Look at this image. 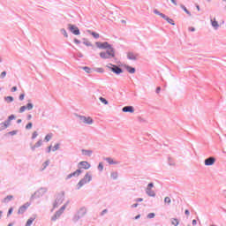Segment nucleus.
I'll return each mask as SVG.
<instances>
[{"mask_svg": "<svg viewBox=\"0 0 226 226\" xmlns=\"http://www.w3.org/2000/svg\"><path fill=\"white\" fill-rule=\"evenodd\" d=\"M26 110H27L26 106H21L19 109V113L22 114V112H26Z\"/></svg>", "mask_w": 226, "mask_h": 226, "instance_id": "a18cd8bd", "label": "nucleus"}, {"mask_svg": "<svg viewBox=\"0 0 226 226\" xmlns=\"http://www.w3.org/2000/svg\"><path fill=\"white\" fill-rule=\"evenodd\" d=\"M11 91V93H15L17 91V87H12Z\"/></svg>", "mask_w": 226, "mask_h": 226, "instance_id": "338daca9", "label": "nucleus"}, {"mask_svg": "<svg viewBox=\"0 0 226 226\" xmlns=\"http://www.w3.org/2000/svg\"><path fill=\"white\" fill-rule=\"evenodd\" d=\"M164 202H165V204H170V202H171L170 197H166V198L164 199Z\"/></svg>", "mask_w": 226, "mask_h": 226, "instance_id": "8fccbe9b", "label": "nucleus"}, {"mask_svg": "<svg viewBox=\"0 0 226 226\" xmlns=\"http://www.w3.org/2000/svg\"><path fill=\"white\" fill-rule=\"evenodd\" d=\"M61 206V203H58L57 201L55 200L53 203V208L51 209V212L54 211V209H56V207H59Z\"/></svg>", "mask_w": 226, "mask_h": 226, "instance_id": "473e14b6", "label": "nucleus"}, {"mask_svg": "<svg viewBox=\"0 0 226 226\" xmlns=\"http://www.w3.org/2000/svg\"><path fill=\"white\" fill-rule=\"evenodd\" d=\"M95 72H97V73H103L104 70L103 68H96Z\"/></svg>", "mask_w": 226, "mask_h": 226, "instance_id": "3c124183", "label": "nucleus"}, {"mask_svg": "<svg viewBox=\"0 0 226 226\" xmlns=\"http://www.w3.org/2000/svg\"><path fill=\"white\" fill-rule=\"evenodd\" d=\"M105 162H107L109 165H117L119 162L114 161L113 158L107 157L105 158Z\"/></svg>", "mask_w": 226, "mask_h": 226, "instance_id": "6ab92c4d", "label": "nucleus"}, {"mask_svg": "<svg viewBox=\"0 0 226 226\" xmlns=\"http://www.w3.org/2000/svg\"><path fill=\"white\" fill-rule=\"evenodd\" d=\"M50 165V161H46L42 163V167L41 168V171L43 172L45 169H47V166Z\"/></svg>", "mask_w": 226, "mask_h": 226, "instance_id": "a878e982", "label": "nucleus"}, {"mask_svg": "<svg viewBox=\"0 0 226 226\" xmlns=\"http://www.w3.org/2000/svg\"><path fill=\"white\" fill-rule=\"evenodd\" d=\"M80 218H82V217L79 214H76L72 217V222L74 223H77V222H79V220H80Z\"/></svg>", "mask_w": 226, "mask_h": 226, "instance_id": "bb28decb", "label": "nucleus"}, {"mask_svg": "<svg viewBox=\"0 0 226 226\" xmlns=\"http://www.w3.org/2000/svg\"><path fill=\"white\" fill-rule=\"evenodd\" d=\"M79 120L84 123L85 124H93L94 121L91 117H86V116H79Z\"/></svg>", "mask_w": 226, "mask_h": 226, "instance_id": "423d86ee", "label": "nucleus"}, {"mask_svg": "<svg viewBox=\"0 0 226 226\" xmlns=\"http://www.w3.org/2000/svg\"><path fill=\"white\" fill-rule=\"evenodd\" d=\"M36 137H38V132H34L32 134V139H34Z\"/></svg>", "mask_w": 226, "mask_h": 226, "instance_id": "603ef678", "label": "nucleus"}, {"mask_svg": "<svg viewBox=\"0 0 226 226\" xmlns=\"http://www.w3.org/2000/svg\"><path fill=\"white\" fill-rule=\"evenodd\" d=\"M47 192H49L47 187H41L34 194H32L30 200H34V199H40L41 197H43Z\"/></svg>", "mask_w": 226, "mask_h": 226, "instance_id": "f03ea898", "label": "nucleus"}, {"mask_svg": "<svg viewBox=\"0 0 226 226\" xmlns=\"http://www.w3.org/2000/svg\"><path fill=\"white\" fill-rule=\"evenodd\" d=\"M78 169H84L85 170H89L91 169V164L87 162V161H82L78 163Z\"/></svg>", "mask_w": 226, "mask_h": 226, "instance_id": "6e6552de", "label": "nucleus"}, {"mask_svg": "<svg viewBox=\"0 0 226 226\" xmlns=\"http://www.w3.org/2000/svg\"><path fill=\"white\" fill-rule=\"evenodd\" d=\"M42 145H43V140H42V139H39V140L35 143V147H41Z\"/></svg>", "mask_w": 226, "mask_h": 226, "instance_id": "f704fd0d", "label": "nucleus"}, {"mask_svg": "<svg viewBox=\"0 0 226 226\" xmlns=\"http://www.w3.org/2000/svg\"><path fill=\"white\" fill-rule=\"evenodd\" d=\"M60 146H61V145H60L59 143H56V144L53 147L52 151H53V152L57 151V149H59V147H60Z\"/></svg>", "mask_w": 226, "mask_h": 226, "instance_id": "a19ab883", "label": "nucleus"}, {"mask_svg": "<svg viewBox=\"0 0 226 226\" xmlns=\"http://www.w3.org/2000/svg\"><path fill=\"white\" fill-rule=\"evenodd\" d=\"M162 91V87H158L155 90V93L158 94Z\"/></svg>", "mask_w": 226, "mask_h": 226, "instance_id": "69168bd1", "label": "nucleus"}, {"mask_svg": "<svg viewBox=\"0 0 226 226\" xmlns=\"http://www.w3.org/2000/svg\"><path fill=\"white\" fill-rule=\"evenodd\" d=\"M146 193L148 195V197H156V192L153 191L152 189H146Z\"/></svg>", "mask_w": 226, "mask_h": 226, "instance_id": "aec40b11", "label": "nucleus"}, {"mask_svg": "<svg viewBox=\"0 0 226 226\" xmlns=\"http://www.w3.org/2000/svg\"><path fill=\"white\" fill-rule=\"evenodd\" d=\"M13 200V195H8L3 200L2 202H4V204H8V202H11V200Z\"/></svg>", "mask_w": 226, "mask_h": 226, "instance_id": "4be33fe9", "label": "nucleus"}, {"mask_svg": "<svg viewBox=\"0 0 226 226\" xmlns=\"http://www.w3.org/2000/svg\"><path fill=\"white\" fill-rule=\"evenodd\" d=\"M95 45L98 49H106V50H109L112 48V45H110L109 42H95Z\"/></svg>", "mask_w": 226, "mask_h": 226, "instance_id": "0eeeda50", "label": "nucleus"}, {"mask_svg": "<svg viewBox=\"0 0 226 226\" xmlns=\"http://www.w3.org/2000/svg\"><path fill=\"white\" fill-rule=\"evenodd\" d=\"M17 133H19V131L15 130L9 132L7 134L11 135L13 137V135H17Z\"/></svg>", "mask_w": 226, "mask_h": 226, "instance_id": "37998d69", "label": "nucleus"}, {"mask_svg": "<svg viewBox=\"0 0 226 226\" xmlns=\"http://www.w3.org/2000/svg\"><path fill=\"white\" fill-rule=\"evenodd\" d=\"M98 170L99 172H103V163L100 162L98 165Z\"/></svg>", "mask_w": 226, "mask_h": 226, "instance_id": "79ce46f5", "label": "nucleus"}, {"mask_svg": "<svg viewBox=\"0 0 226 226\" xmlns=\"http://www.w3.org/2000/svg\"><path fill=\"white\" fill-rule=\"evenodd\" d=\"M13 97L12 96H6L4 97V102H7V103H11L13 102Z\"/></svg>", "mask_w": 226, "mask_h": 226, "instance_id": "c756f323", "label": "nucleus"}, {"mask_svg": "<svg viewBox=\"0 0 226 226\" xmlns=\"http://www.w3.org/2000/svg\"><path fill=\"white\" fill-rule=\"evenodd\" d=\"M24 98H26V94H21L19 97V102H24Z\"/></svg>", "mask_w": 226, "mask_h": 226, "instance_id": "de8ad7c7", "label": "nucleus"}, {"mask_svg": "<svg viewBox=\"0 0 226 226\" xmlns=\"http://www.w3.org/2000/svg\"><path fill=\"white\" fill-rule=\"evenodd\" d=\"M131 207L132 208L139 207V203L132 204Z\"/></svg>", "mask_w": 226, "mask_h": 226, "instance_id": "774afa93", "label": "nucleus"}, {"mask_svg": "<svg viewBox=\"0 0 226 226\" xmlns=\"http://www.w3.org/2000/svg\"><path fill=\"white\" fill-rule=\"evenodd\" d=\"M68 204H70V201H67L63 207H60L58 211L55 213V215L51 217V222H56L61 218V215L63 213H64V209L68 207Z\"/></svg>", "mask_w": 226, "mask_h": 226, "instance_id": "20e7f679", "label": "nucleus"}, {"mask_svg": "<svg viewBox=\"0 0 226 226\" xmlns=\"http://www.w3.org/2000/svg\"><path fill=\"white\" fill-rule=\"evenodd\" d=\"M11 213H13V207H11V208L8 210L7 216H10V215H11Z\"/></svg>", "mask_w": 226, "mask_h": 226, "instance_id": "4d7b16f0", "label": "nucleus"}, {"mask_svg": "<svg viewBox=\"0 0 226 226\" xmlns=\"http://www.w3.org/2000/svg\"><path fill=\"white\" fill-rule=\"evenodd\" d=\"M82 173V170H76L74 172L71 173L72 174V177H79Z\"/></svg>", "mask_w": 226, "mask_h": 226, "instance_id": "5701e85b", "label": "nucleus"}, {"mask_svg": "<svg viewBox=\"0 0 226 226\" xmlns=\"http://www.w3.org/2000/svg\"><path fill=\"white\" fill-rule=\"evenodd\" d=\"M81 153L84 156H92L93 154V150H86V149H82Z\"/></svg>", "mask_w": 226, "mask_h": 226, "instance_id": "412c9836", "label": "nucleus"}, {"mask_svg": "<svg viewBox=\"0 0 226 226\" xmlns=\"http://www.w3.org/2000/svg\"><path fill=\"white\" fill-rule=\"evenodd\" d=\"M216 162V158L210 156L207 159H205L204 163L206 165V167H211L212 165H215V163Z\"/></svg>", "mask_w": 226, "mask_h": 226, "instance_id": "1a4fd4ad", "label": "nucleus"}, {"mask_svg": "<svg viewBox=\"0 0 226 226\" xmlns=\"http://www.w3.org/2000/svg\"><path fill=\"white\" fill-rule=\"evenodd\" d=\"M162 19H163L164 20H167V22L171 26H176V23H174V19L169 18V16L165 14H162Z\"/></svg>", "mask_w": 226, "mask_h": 226, "instance_id": "2eb2a0df", "label": "nucleus"}, {"mask_svg": "<svg viewBox=\"0 0 226 226\" xmlns=\"http://www.w3.org/2000/svg\"><path fill=\"white\" fill-rule=\"evenodd\" d=\"M90 34H92L95 40H98V38H100V34L96 32H91Z\"/></svg>", "mask_w": 226, "mask_h": 226, "instance_id": "c9c22d12", "label": "nucleus"}, {"mask_svg": "<svg viewBox=\"0 0 226 226\" xmlns=\"http://www.w3.org/2000/svg\"><path fill=\"white\" fill-rule=\"evenodd\" d=\"M180 6H181L182 10H184V11L185 13H187V15H189V17H192V12H190V11H188V9H186V7L185 5L181 4Z\"/></svg>", "mask_w": 226, "mask_h": 226, "instance_id": "c85d7f7f", "label": "nucleus"}, {"mask_svg": "<svg viewBox=\"0 0 226 226\" xmlns=\"http://www.w3.org/2000/svg\"><path fill=\"white\" fill-rule=\"evenodd\" d=\"M26 119L27 121H31V119H33V115L31 114L27 115Z\"/></svg>", "mask_w": 226, "mask_h": 226, "instance_id": "680f3d73", "label": "nucleus"}, {"mask_svg": "<svg viewBox=\"0 0 226 226\" xmlns=\"http://www.w3.org/2000/svg\"><path fill=\"white\" fill-rule=\"evenodd\" d=\"M100 102L102 103H103L104 105H109V101H107V99L103 98V97H100L99 98Z\"/></svg>", "mask_w": 226, "mask_h": 226, "instance_id": "2f4dec72", "label": "nucleus"}, {"mask_svg": "<svg viewBox=\"0 0 226 226\" xmlns=\"http://www.w3.org/2000/svg\"><path fill=\"white\" fill-rule=\"evenodd\" d=\"M110 176H111L112 179H114V180L117 179V176H118L117 171L111 172Z\"/></svg>", "mask_w": 226, "mask_h": 226, "instance_id": "4c0bfd02", "label": "nucleus"}, {"mask_svg": "<svg viewBox=\"0 0 226 226\" xmlns=\"http://www.w3.org/2000/svg\"><path fill=\"white\" fill-rule=\"evenodd\" d=\"M154 184H153V182H151V183H149L148 185H147V189H151V188H154Z\"/></svg>", "mask_w": 226, "mask_h": 226, "instance_id": "5fc2aeb1", "label": "nucleus"}, {"mask_svg": "<svg viewBox=\"0 0 226 226\" xmlns=\"http://www.w3.org/2000/svg\"><path fill=\"white\" fill-rule=\"evenodd\" d=\"M154 13L155 15H159V17H162V15H163V13L160 12V11H159L158 10H156V9L154 10Z\"/></svg>", "mask_w": 226, "mask_h": 226, "instance_id": "09e8293b", "label": "nucleus"}, {"mask_svg": "<svg viewBox=\"0 0 226 226\" xmlns=\"http://www.w3.org/2000/svg\"><path fill=\"white\" fill-rule=\"evenodd\" d=\"M72 177H73V175L70 173L65 179L68 181V179H72Z\"/></svg>", "mask_w": 226, "mask_h": 226, "instance_id": "052dcab7", "label": "nucleus"}, {"mask_svg": "<svg viewBox=\"0 0 226 226\" xmlns=\"http://www.w3.org/2000/svg\"><path fill=\"white\" fill-rule=\"evenodd\" d=\"M69 30L71 33H72V34H75V36H79V34H80V30L75 25L70 24Z\"/></svg>", "mask_w": 226, "mask_h": 226, "instance_id": "9d476101", "label": "nucleus"}, {"mask_svg": "<svg viewBox=\"0 0 226 226\" xmlns=\"http://www.w3.org/2000/svg\"><path fill=\"white\" fill-rule=\"evenodd\" d=\"M169 165H174V162H172V159L170 157H169Z\"/></svg>", "mask_w": 226, "mask_h": 226, "instance_id": "0e129e2a", "label": "nucleus"}, {"mask_svg": "<svg viewBox=\"0 0 226 226\" xmlns=\"http://www.w3.org/2000/svg\"><path fill=\"white\" fill-rule=\"evenodd\" d=\"M82 70H84V72H86L87 73H91V68L87 66L82 67Z\"/></svg>", "mask_w": 226, "mask_h": 226, "instance_id": "c03bdc74", "label": "nucleus"}, {"mask_svg": "<svg viewBox=\"0 0 226 226\" xmlns=\"http://www.w3.org/2000/svg\"><path fill=\"white\" fill-rule=\"evenodd\" d=\"M36 220V217H30L27 221L25 226H31L33 225V222Z\"/></svg>", "mask_w": 226, "mask_h": 226, "instance_id": "b1692460", "label": "nucleus"}, {"mask_svg": "<svg viewBox=\"0 0 226 226\" xmlns=\"http://www.w3.org/2000/svg\"><path fill=\"white\" fill-rule=\"evenodd\" d=\"M4 77H6V71L2 72L0 79H4Z\"/></svg>", "mask_w": 226, "mask_h": 226, "instance_id": "864d4df0", "label": "nucleus"}, {"mask_svg": "<svg viewBox=\"0 0 226 226\" xmlns=\"http://www.w3.org/2000/svg\"><path fill=\"white\" fill-rule=\"evenodd\" d=\"M60 32H61V34L64 36V38H68V33L66 32V29L62 28Z\"/></svg>", "mask_w": 226, "mask_h": 226, "instance_id": "72a5a7b5", "label": "nucleus"}, {"mask_svg": "<svg viewBox=\"0 0 226 226\" xmlns=\"http://www.w3.org/2000/svg\"><path fill=\"white\" fill-rule=\"evenodd\" d=\"M30 102L31 100H28V103L26 105V110H33V107H34V105Z\"/></svg>", "mask_w": 226, "mask_h": 226, "instance_id": "cd10ccee", "label": "nucleus"}, {"mask_svg": "<svg viewBox=\"0 0 226 226\" xmlns=\"http://www.w3.org/2000/svg\"><path fill=\"white\" fill-rule=\"evenodd\" d=\"M15 119V115H11L4 122V125L8 128L10 124H11V121Z\"/></svg>", "mask_w": 226, "mask_h": 226, "instance_id": "ddd939ff", "label": "nucleus"}, {"mask_svg": "<svg viewBox=\"0 0 226 226\" xmlns=\"http://www.w3.org/2000/svg\"><path fill=\"white\" fill-rule=\"evenodd\" d=\"M91 181H93V175L89 172L86 173L84 177L78 183L77 190H80L84 185H87V183H91Z\"/></svg>", "mask_w": 226, "mask_h": 226, "instance_id": "f257e3e1", "label": "nucleus"}, {"mask_svg": "<svg viewBox=\"0 0 226 226\" xmlns=\"http://www.w3.org/2000/svg\"><path fill=\"white\" fill-rule=\"evenodd\" d=\"M55 200L57 201L58 204H63V202H64V192L57 194Z\"/></svg>", "mask_w": 226, "mask_h": 226, "instance_id": "4468645a", "label": "nucleus"}, {"mask_svg": "<svg viewBox=\"0 0 226 226\" xmlns=\"http://www.w3.org/2000/svg\"><path fill=\"white\" fill-rule=\"evenodd\" d=\"M106 213H109L108 209L102 210V213H101V216H103V215H106Z\"/></svg>", "mask_w": 226, "mask_h": 226, "instance_id": "13d9d810", "label": "nucleus"}, {"mask_svg": "<svg viewBox=\"0 0 226 226\" xmlns=\"http://www.w3.org/2000/svg\"><path fill=\"white\" fill-rule=\"evenodd\" d=\"M211 26L214 27L215 31H218V27H220V24H218V21H216V19H211Z\"/></svg>", "mask_w": 226, "mask_h": 226, "instance_id": "dca6fc26", "label": "nucleus"}, {"mask_svg": "<svg viewBox=\"0 0 226 226\" xmlns=\"http://www.w3.org/2000/svg\"><path fill=\"white\" fill-rule=\"evenodd\" d=\"M154 216H155L154 213H150L147 215V218H150V219L154 218Z\"/></svg>", "mask_w": 226, "mask_h": 226, "instance_id": "6e6d98bb", "label": "nucleus"}, {"mask_svg": "<svg viewBox=\"0 0 226 226\" xmlns=\"http://www.w3.org/2000/svg\"><path fill=\"white\" fill-rule=\"evenodd\" d=\"M100 57H102V59H112V57H116V52L114 51V48L101 52Z\"/></svg>", "mask_w": 226, "mask_h": 226, "instance_id": "7ed1b4c3", "label": "nucleus"}, {"mask_svg": "<svg viewBox=\"0 0 226 226\" xmlns=\"http://www.w3.org/2000/svg\"><path fill=\"white\" fill-rule=\"evenodd\" d=\"M125 69L127 70L128 73H135V67H132L130 65H126Z\"/></svg>", "mask_w": 226, "mask_h": 226, "instance_id": "393cba45", "label": "nucleus"}, {"mask_svg": "<svg viewBox=\"0 0 226 226\" xmlns=\"http://www.w3.org/2000/svg\"><path fill=\"white\" fill-rule=\"evenodd\" d=\"M83 44L86 45L87 47H93V44L86 39H84Z\"/></svg>", "mask_w": 226, "mask_h": 226, "instance_id": "e433bc0d", "label": "nucleus"}, {"mask_svg": "<svg viewBox=\"0 0 226 226\" xmlns=\"http://www.w3.org/2000/svg\"><path fill=\"white\" fill-rule=\"evenodd\" d=\"M74 43H76V45H80V41L79 39H74Z\"/></svg>", "mask_w": 226, "mask_h": 226, "instance_id": "e2e57ef3", "label": "nucleus"}, {"mask_svg": "<svg viewBox=\"0 0 226 226\" xmlns=\"http://www.w3.org/2000/svg\"><path fill=\"white\" fill-rule=\"evenodd\" d=\"M29 206H31L29 202H26L24 205H22L18 210V215H24L25 211H27V207H29Z\"/></svg>", "mask_w": 226, "mask_h": 226, "instance_id": "9b49d317", "label": "nucleus"}, {"mask_svg": "<svg viewBox=\"0 0 226 226\" xmlns=\"http://www.w3.org/2000/svg\"><path fill=\"white\" fill-rule=\"evenodd\" d=\"M143 200H144V199H142V198H137L135 200V202H143Z\"/></svg>", "mask_w": 226, "mask_h": 226, "instance_id": "bf43d9fd", "label": "nucleus"}, {"mask_svg": "<svg viewBox=\"0 0 226 226\" xmlns=\"http://www.w3.org/2000/svg\"><path fill=\"white\" fill-rule=\"evenodd\" d=\"M52 139V134H47L44 138L45 142H49Z\"/></svg>", "mask_w": 226, "mask_h": 226, "instance_id": "58836bf2", "label": "nucleus"}, {"mask_svg": "<svg viewBox=\"0 0 226 226\" xmlns=\"http://www.w3.org/2000/svg\"><path fill=\"white\" fill-rule=\"evenodd\" d=\"M122 112H129L130 114H133L135 112V108H133V106H125L122 109Z\"/></svg>", "mask_w": 226, "mask_h": 226, "instance_id": "f8f14e48", "label": "nucleus"}, {"mask_svg": "<svg viewBox=\"0 0 226 226\" xmlns=\"http://www.w3.org/2000/svg\"><path fill=\"white\" fill-rule=\"evenodd\" d=\"M108 68H109V70H111L113 73H116V75L123 73V69L116 64H109V66H108Z\"/></svg>", "mask_w": 226, "mask_h": 226, "instance_id": "39448f33", "label": "nucleus"}, {"mask_svg": "<svg viewBox=\"0 0 226 226\" xmlns=\"http://www.w3.org/2000/svg\"><path fill=\"white\" fill-rule=\"evenodd\" d=\"M87 213V209H86V207H84L79 208V210L77 212V214H79L81 216V218H84Z\"/></svg>", "mask_w": 226, "mask_h": 226, "instance_id": "f3484780", "label": "nucleus"}, {"mask_svg": "<svg viewBox=\"0 0 226 226\" xmlns=\"http://www.w3.org/2000/svg\"><path fill=\"white\" fill-rule=\"evenodd\" d=\"M171 223L174 226H178L179 225V220H177V218H174L171 220Z\"/></svg>", "mask_w": 226, "mask_h": 226, "instance_id": "7c9ffc66", "label": "nucleus"}, {"mask_svg": "<svg viewBox=\"0 0 226 226\" xmlns=\"http://www.w3.org/2000/svg\"><path fill=\"white\" fill-rule=\"evenodd\" d=\"M8 128L4 122L0 123V132H3V130H6Z\"/></svg>", "mask_w": 226, "mask_h": 226, "instance_id": "ea45409f", "label": "nucleus"}, {"mask_svg": "<svg viewBox=\"0 0 226 226\" xmlns=\"http://www.w3.org/2000/svg\"><path fill=\"white\" fill-rule=\"evenodd\" d=\"M127 59L130 61H137V55L133 54V52H129L127 54Z\"/></svg>", "mask_w": 226, "mask_h": 226, "instance_id": "a211bd4d", "label": "nucleus"}, {"mask_svg": "<svg viewBox=\"0 0 226 226\" xmlns=\"http://www.w3.org/2000/svg\"><path fill=\"white\" fill-rule=\"evenodd\" d=\"M31 128H33V123L29 122V123L26 125V130H31Z\"/></svg>", "mask_w": 226, "mask_h": 226, "instance_id": "49530a36", "label": "nucleus"}]
</instances>
